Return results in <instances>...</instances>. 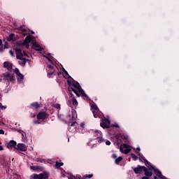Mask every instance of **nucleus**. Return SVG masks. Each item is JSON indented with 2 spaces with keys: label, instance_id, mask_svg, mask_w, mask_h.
I'll return each instance as SVG.
<instances>
[{
  "label": "nucleus",
  "instance_id": "nucleus-1",
  "mask_svg": "<svg viewBox=\"0 0 179 179\" xmlns=\"http://www.w3.org/2000/svg\"><path fill=\"white\" fill-rule=\"evenodd\" d=\"M1 79L4 80L5 83L9 86L10 83H15L16 82V78L10 72H6L1 76Z\"/></svg>",
  "mask_w": 179,
  "mask_h": 179
},
{
  "label": "nucleus",
  "instance_id": "nucleus-2",
  "mask_svg": "<svg viewBox=\"0 0 179 179\" xmlns=\"http://www.w3.org/2000/svg\"><path fill=\"white\" fill-rule=\"evenodd\" d=\"M100 125H101V128H103V129H106H106L113 128V127H115V128H119V127H120V126H118L117 124L111 125V122L108 118L101 119Z\"/></svg>",
  "mask_w": 179,
  "mask_h": 179
},
{
  "label": "nucleus",
  "instance_id": "nucleus-3",
  "mask_svg": "<svg viewBox=\"0 0 179 179\" xmlns=\"http://www.w3.org/2000/svg\"><path fill=\"white\" fill-rule=\"evenodd\" d=\"M115 138H116L117 142H121V139H122V141H124V142L125 143H127L128 142V136H127L124 134L119 133L115 135Z\"/></svg>",
  "mask_w": 179,
  "mask_h": 179
},
{
  "label": "nucleus",
  "instance_id": "nucleus-4",
  "mask_svg": "<svg viewBox=\"0 0 179 179\" xmlns=\"http://www.w3.org/2000/svg\"><path fill=\"white\" fill-rule=\"evenodd\" d=\"M71 80H67V84L69 86H73V87H75L76 89H78L79 87H80V85L79 84V83L78 81H76L75 80H73L72 78H71Z\"/></svg>",
  "mask_w": 179,
  "mask_h": 179
},
{
  "label": "nucleus",
  "instance_id": "nucleus-5",
  "mask_svg": "<svg viewBox=\"0 0 179 179\" xmlns=\"http://www.w3.org/2000/svg\"><path fill=\"white\" fill-rule=\"evenodd\" d=\"M47 73L48 78H51L54 73H55V69H54V66H51L50 64L48 65Z\"/></svg>",
  "mask_w": 179,
  "mask_h": 179
},
{
  "label": "nucleus",
  "instance_id": "nucleus-6",
  "mask_svg": "<svg viewBox=\"0 0 179 179\" xmlns=\"http://www.w3.org/2000/svg\"><path fill=\"white\" fill-rule=\"evenodd\" d=\"M145 170H146V166L141 165H138L137 167L133 169L135 174H141V173H142V171H144Z\"/></svg>",
  "mask_w": 179,
  "mask_h": 179
},
{
  "label": "nucleus",
  "instance_id": "nucleus-7",
  "mask_svg": "<svg viewBox=\"0 0 179 179\" xmlns=\"http://www.w3.org/2000/svg\"><path fill=\"white\" fill-rule=\"evenodd\" d=\"M155 167L153 166H151V168H146L144 169V174L147 177H152L153 176V173L152 172V170H154Z\"/></svg>",
  "mask_w": 179,
  "mask_h": 179
},
{
  "label": "nucleus",
  "instance_id": "nucleus-8",
  "mask_svg": "<svg viewBox=\"0 0 179 179\" xmlns=\"http://www.w3.org/2000/svg\"><path fill=\"white\" fill-rule=\"evenodd\" d=\"M91 108L93 109L92 113H93L94 118H97V117H99V115H97V113H96V112L99 111V107H97V105L96 104V103H93L92 104Z\"/></svg>",
  "mask_w": 179,
  "mask_h": 179
},
{
  "label": "nucleus",
  "instance_id": "nucleus-9",
  "mask_svg": "<svg viewBox=\"0 0 179 179\" xmlns=\"http://www.w3.org/2000/svg\"><path fill=\"white\" fill-rule=\"evenodd\" d=\"M48 117V113L46 112H39L37 115V120H45Z\"/></svg>",
  "mask_w": 179,
  "mask_h": 179
},
{
  "label": "nucleus",
  "instance_id": "nucleus-10",
  "mask_svg": "<svg viewBox=\"0 0 179 179\" xmlns=\"http://www.w3.org/2000/svg\"><path fill=\"white\" fill-rule=\"evenodd\" d=\"M16 145H17V143H16V141L13 140H10L9 143H7L6 144V148H8V149H12L13 148L14 149H16Z\"/></svg>",
  "mask_w": 179,
  "mask_h": 179
},
{
  "label": "nucleus",
  "instance_id": "nucleus-11",
  "mask_svg": "<svg viewBox=\"0 0 179 179\" xmlns=\"http://www.w3.org/2000/svg\"><path fill=\"white\" fill-rule=\"evenodd\" d=\"M32 44V48H34V50H36V51H39L40 52H41V51H43V50H44V48H43L41 46H40V45H38L37 43V42H31Z\"/></svg>",
  "mask_w": 179,
  "mask_h": 179
},
{
  "label": "nucleus",
  "instance_id": "nucleus-12",
  "mask_svg": "<svg viewBox=\"0 0 179 179\" xmlns=\"http://www.w3.org/2000/svg\"><path fill=\"white\" fill-rule=\"evenodd\" d=\"M15 149L17 150H20L21 152H26L27 150V147L23 143H18Z\"/></svg>",
  "mask_w": 179,
  "mask_h": 179
},
{
  "label": "nucleus",
  "instance_id": "nucleus-13",
  "mask_svg": "<svg viewBox=\"0 0 179 179\" xmlns=\"http://www.w3.org/2000/svg\"><path fill=\"white\" fill-rule=\"evenodd\" d=\"M3 68H6L8 69L9 72H11L13 67H12V64L9 62H4L3 63Z\"/></svg>",
  "mask_w": 179,
  "mask_h": 179
},
{
  "label": "nucleus",
  "instance_id": "nucleus-14",
  "mask_svg": "<svg viewBox=\"0 0 179 179\" xmlns=\"http://www.w3.org/2000/svg\"><path fill=\"white\" fill-rule=\"evenodd\" d=\"M43 173H34L32 175H31L29 179H43Z\"/></svg>",
  "mask_w": 179,
  "mask_h": 179
},
{
  "label": "nucleus",
  "instance_id": "nucleus-15",
  "mask_svg": "<svg viewBox=\"0 0 179 179\" xmlns=\"http://www.w3.org/2000/svg\"><path fill=\"white\" fill-rule=\"evenodd\" d=\"M15 55H16L17 59H20L23 57V53H22V50L20 49L17 48L15 50Z\"/></svg>",
  "mask_w": 179,
  "mask_h": 179
},
{
  "label": "nucleus",
  "instance_id": "nucleus-16",
  "mask_svg": "<svg viewBox=\"0 0 179 179\" xmlns=\"http://www.w3.org/2000/svg\"><path fill=\"white\" fill-rule=\"evenodd\" d=\"M20 59V61L18 62V64H19V65H21L22 66H25L26 62H27V61H30V59L23 58V57H21V59Z\"/></svg>",
  "mask_w": 179,
  "mask_h": 179
},
{
  "label": "nucleus",
  "instance_id": "nucleus-17",
  "mask_svg": "<svg viewBox=\"0 0 179 179\" xmlns=\"http://www.w3.org/2000/svg\"><path fill=\"white\" fill-rule=\"evenodd\" d=\"M24 25H22L17 28H15L16 30H19L20 31H22L24 34L27 33V31H30V29L24 28Z\"/></svg>",
  "mask_w": 179,
  "mask_h": 179
},
{
  "label": "nucleus",
  "instance_id": "nucleus-18",
  "mask_svg": "<svg viewBox=\"0 0 179 179\" xmlns=\"http://www.w3.org/2000/svg\"><path fill=\"white\" fill-rule=\"evenodd\" d=\"M33 39L29 36H27L25 39L24 40V44H30V43H32Z\"/></svg>",
  "mask_w": 179,
  "mask_h": 179
},
{
  "label": "nucleus",
  "instance_id": "nucleus-19",
  "mask_svg": "<svg viewBox=\"0 0 179 179\" xmlns=\"http://www.w3.org/2000/svg\"><path fill=\"white\" fill-rule=\"evenodd\" d=\"M72 90L73 92V93L77 96V97H80V94L79 93V91H78V90L73 88V87H70L69 88V90Z\"/></svg>",
  "mask_w": 179,
  "mask_h": 179
},
{
  "label": "nucleus",
  "instance_id": "nucleus-20",
  "mask_svg": "<svg viewBox=\"0 0 179 179\" xmlns=\"http://www.w3.org/2000/svg\"><path fill=\"white\" fill-rule=\"evenodd\" d=\"M30 106L31 107H34V108H36V110H37V108H40V103H38V102H34L31 103Z\"/></svg>",
  "mask_w": 179,
  "mask_h": 179
},
{
  "label": "nucleus",
  "instance_id": "nucleus-21",
  "mask_svg": "<svg viewBox=\"0 0 179 179\" xmlns=\"http://www.w3.org/2000/svg\"><path fill=\"white\" fill-rule=\"evenodd\" d=\"M92 135L96 138V139L101 136V134H100V131H92Z\"/></svg>",
  "mask_w": 179,
  "mask_h": 179
},
{
  "label": "nucleus",
  "instance_id": "nucleus-22",
  "mask_svg": "<svg viewBox=\"0 0 179 179\" xmlns=\"http://www.w3.org/2000/svg\"><path fill=\"white\" fill-rule=\"evenodd\" d=\"M13 37H15V34H10L7 38V41H13Z\"/></svg>",
  "mask_w": 179,
  "mask_h": 179
},
{
  "label": "nucleus",
  "instance_id": "nucleus-23",
  "mask_svg": "<svg viewBox=\"0 0 179 179\" xmlns=\"http://www.w3.org/2000/svg\"><path fill=\"white\" fill-rule=\"evenodd\" d=\"M62 166H64L63 162H58V161L55 162V166L56 167V169H59L60 167H62Z\"/></svg>",
  "mask_w": 179,
  "mask_h": 179
},
{
  "label": "nucleus",
  "instance_id": "nucleus-24",
  "mask_svg": "<svg viewBox=\"0 0 179 179\" xmlns=\"http://www.w3.org/2000/svg\"><path fill=\"white\" fill-rule=\"evenodd\" d=\"M142 159L145 162V166H150V168H151L152 164H150V162H149V161H148L147 159L145 158V157H142Z\"/></svg>",
  "mask_w": 179,
  "mask_h": 179
},
{
  "label": "nucleus",
  "instance_id": "nucleus-25",
  "mask_svg": "<svg viewBox=\"0 0 179 179\" xmlns=\"http://www.w3.org/2000/svg\"><path fill=\"white\" fill-rule=\"evenodd\" d=\"M122 160V157H119L115 159V163L116 164H120V162Z\"/></svg>",
  "mask_w": 179,
  "mask_h": 179
},
{
  "label": "nucleus",
  "instance_id": "nucleus-26",
  "mask_svg": "<svg viewBox=\"0 0 179 179\" xmlns=\"http://www.w3.org/2000/svg\"><path fill=\"white\" fill-rule=\"evenodd\" d=\"M71 114H72V120L73 121H75V120H76V110L71 111Z\"/></svg>",
  "mask_w": 179,
  "mask_h": 179
},
{
  "label": "nucleus",
  "instance_id": "nucleus-27",
  "mask_svg": "<svg viewBox=\"0 0 179 179\" xmlns=\"http://www.w3.org/2000/svg\"><path fill=\"white\" fill-rule=\"evenodd\" d=\"M30 169H31V170H34V171H37V170L40 169V166H31Z\"/></svg>",
  "mask_w": 179,
  "mask_h": 179
},
{
  "label": "nucleus",
  "instance_id": "nucleus-28",
  "mask_svg": "<svg viewBox=\"0 0 179 179\" xmlns=\"http://www.w3.org/2000/svg\"><path fill=\"white\" fill-rule=\"evenodd\" d=\"M17 76V80H23V79H24V76H23V74L21 73Z\"/></svg>",
  "mask_w": 179,
  "mask_h": 179
},
{
  "label": "nucleus",
  "instance_id": "nucleus-29",
  "mask_svg": "<svg viewBox=\"0 0 179 179\" xmlns=\"http://www.w3.org/2000/svg\"><path fill=\"white\" fill-rule=\"evenodd\" d=\"M62 71L63 72H64L65 75H66V76H68V79H71V76H69V73H68V71H66V70H65V69L62 68Z\"/></svg>",
  "mask_w": 179,
  "mask_h": 179
},
{
  "label": "nucleus",
  "instance_id": "nucleus-30",
  "mask_svg": "<svg viewBox=\"0 0 179 179\" xmlns=\"http://www.w3.org/2000/svg\"><path fill=\"white\" fill-rule=\"evenodd\" d=\"M43 179H48L50 177V175L48 174V173H43Z\"/></svg>",
  "mask_w": 179,
  "mask_h": 179
},
{
  "label": "nucleus",
  "instance_id": "nucleus-31",
  "mask_svg": "<svg viewBox=\"0 0 179 179\" xmlns=\"http://www.w3.org/2000/svg\"><path fill=\"white\" fill-rule=\"evenodd\" d=\"M93 177V174H86L85 176H84V177H83V178H92Z\"/></svg>",
  "mask_w": 179,
  "mask_h": 179
},
{
  "label": "nucleus",
  "instance_id": "nucleus-32",
  "mask_svg": "<svg viewBox=\"0 0 179 179\" xmlns=\"http://www.w3.org/2000/svg\"><path fill=\"white\" fill-rule=\"evenodd\" d=\"M72 103L73 106H78V101L76 100V99L75 98L72 99Z\"/></svg>",
  "mask_w": 179,
  "mask_h": 179
},
{
  "label": "nucleus",
  "instance_id": "nucleus-33",
  "mask_svg": "<svg viewBox=\"0 0 179 179\" xmlns=\"http://www.w3.org/2000/svg\"><path fill=\"white\" fill-rule=\"evenodd\" d=\"M131 157L133 159V160H138V156L135 154H131Z\"/></svg>",
  "mask_w": 179,
  "mask_h": 179
},
{
  "label": "nucleus",
  "instance_id": "nucleus-34",
  "mask_svg": "<svg viewBox=\"0 0 179 179\" xmlns=\"http://www.w3.org/2000/svg\"><path fill=\"white\" fill-rule=\"evenodd\" d=\"M55 108H57V110H61V105L59 103H56L53 106Z\"/></svg>",
  "mask_w": 179,
  "mask_h": 179
},
{
  "label": "nucleus",
  "instance_id": "nucleus-35",
  "mask_svg": "<svg viewBox=\"0 0 179 179\" xmlns=\"http://www.w3.org/2000/svg\"><path fill=\"white\" fill-rule=\"evenodd\" d=\"M96 139L99 143H103V142H104V139L103 138V137H99Z\"/></svg>",
  "mask_w": 179,
  "mask_h": 179
},
{
  "label": "nucleus",
  "instance_id": "nucleus-36",
  "mask_svg": "<svg viewBox=\"0 0 179 179\" xmlns=\"http://www.w3.org/2000/svg\"><path fill=\"white\" fill-rule=\"evenodd\" d=\"M15 73H16L17 76H18L19 74H20V71H19V69L15 68L14 70Z\"/></svg>",
  "mask_w": 179,
  "mask_h": 179
},
{
  "label": "nucleus",
  "instance_id": "nucleus-37",
  "mask_svg": "<svg viewBox=\"0 0 179 179\" xmlns=\"http://www.w3.org/2000/svg\"><path fill=\"white\" fill-rule=\"evenodd\" d=\"M0 108H1V110H6L7 106H3L2 103L0 102Z\"/></svg>",
  "mask_w": 179,
  "mask_h": 179
},
{
  "label": "nucleus",
  "instance_id": "nucleus-38",
  "mask_svg": "<svg viewBox=\"0 0 179 179\" xmlns=\"http://www.w3.org/2000/svg\"><path fill=\"white\" fill-rule=\"evenodd\" d=\"M136 153H137L138 156H139V157H141V158H139L140 162H143V161H142V157H144L143 155H142V154H141V152H138Z\"/></svg>",
  "mask_w": 179,
  "mask_h": 179
},
{
  "label": "nucleus",
  "instance_id": "nucleus-39",
  "mask_svg": "<svg viewBox=\"0 0 179 179\" xmlns=\"http://www.w3.org/2000/svg\"><path fill=\"white\" fill-rule=\"evenodd\" d=\"M129 152H131V149L126 148V150H124V155H128V153H129Z\"/></svg>",
  "mask_w": 179,
  "mask_h": 179
},
{
  "label": "nucleus",
  "instance_id": "nucleus-40",
  "mask_svg": "<svg viewBox=\"0 0 179 179\" xmlns=\"http://www.w3.org/2000/svg\"><path fill=\"white\" fill-rule=\"evenodd\" d=\"M77 90H78L79 93H81V94L85 92L83 89H82V87H80Z\"/></svg>",
  "mask_w": 179,
  "mask_h": 179
},
{
  "label": "nucleus",
  "instance_id": "nucleus-41",
  "mask_svg": "<svg viewBox=\"0 0 179 179\" xmlns=\"http://www.w3.org/2000/svg\"><path fill=\"white\" fill-rule=\"evenodd\" d=\"M36 162H40L41 163H43L45 162V159H40V158H36Z\"/></svg>",
  "mask_w": 179,
  "mask_h": 179
},
{
  "label": "nucleus",
  "instance_id": "nucleus-42",
  "mask_svg": "<svg viewBox=\"0 0 179 179\" xmlns=\"http://www.w3.org/2000/svg\"><path fill=\"white\" fill-rule=\"evenodd\" d=\"M45 57V58H47V59L48 60L49 62H50V64H54V62H52V60H51V59L47 56H43Z\"/></svg>",
  "mask_w": 179,
  "mask_h": 179
},
{
  "label": "nucleus",
  "instance_id": "nucleus-43",
  "mask_svg": "<svg viewBox=\"0 0 179 179\" xmlns=\"http://www.w3.org/2000/svg\"><path fill=\"white\" fill-rule=\"evenodd\" d=\"M123 148L124 149H128V148H129V145H128V143H124L123 144Z\"/></svg>",
  "mask_w": 179,
  "mask_h": 179
},
{
  "label": "nucleus",
  "instance_id": "nucleus-44",
  "mask_svg": "<svg viewBox=\"0 0 179 179\" xmlns=\"http://www.w3.org/2000/svg\"><path fill=\"white\" fill-rule=\"evenodd\" d=\"M9 54L11 57H15V52H13V50H10Z\"/></svg>",
  "mask_w": 179,
  "mask_h": 179
},
{
  "label": "nucleus",
  "instance_id": "nucleus-45",
  "mask_svg": "<svg viewBox=\"0 0 179 179\" xmlns=\"http://www.w3.org/2000/svg\"><path fill=\"white\" fill-rule=\"evenodd\" d=\"M83 97H85V99H89V96H87V94H86V93H85V92L81 94Z\"/></svg>",
  "mask_w": 179,
  "mask_h": 179
},
{
  "label": "nucleus",
  "instance_id": "nucleus-46",
  "mask_svg": "<svg viewBox=\"0 0 179 179\" xmlns=\"http://www.w3.org/2000/svg\"><path fill=\"white\" fill-rule=\"evenodd\" d=\"M74 179H82V176H80V175H77L76 176L73 177Z\"/></svg>",
  "mask_w": 179,
  "mask_h": 179
},
{
  "label": "nucleus",
  "instance_id": "nucleus-47",
  "mask_svg": "<svg viewBox=\"0 0 179 179\" xmlns=\"http://www.w3.org/2000/svg\"><path fill=\"white\" fill-rule=\"evenodd\" d=\"M34 124L35 125H37V124H41V122H40L39 120H35V121H34Z\"/></svg>",
  "mask_w": 179,
  "mask_h": 179
},
{
  "label": "nucleus",
  "instance_id": "nucleus-48",
  "mask_svg": "<svg viewBox=\"0 0 179 179\" xmlns=\"http://www.w3.org/2000/svg\"><path fill=\"white\" fill-rule=\"evenodd\" d=\"M76 124H78L77 122H73L70 124V127H75V125H76Z\"/></svg>",
  "mask_w": 179,
  "mask_h": 179
},
{
  "label": "nucleus",
  "instance_id": "nucleus-49",
  "mask_svg": "<svg viewBox=\"0 0 179 179\" xmlns=\"http://www.w3.org/2000/svg\"><path fill=\"white\" fill-rule=\"evenodd\" d=\"M106 145H107V146H110V145H111V142L110 141H106Z\"/></svg>",
  "mask_w": 179,
  "mask_h": 179
},
{
  "label": "nucleus",
  "instance_id": "nucleus-50",
  "mask_svg": "<svg viewBox=\"0 0 179 179\" xmlns=\"http://www.w3.org/2000/svg\"><path fill=\"white\" fill-rule=\"evenodd\" d=\"M0 135H5V131L2 129H0Z\"/></svg>",
  "mask_w": 179,
  "mask_h": 179
},
{
  "label": "nucleus",
  "instance_id": "nucleus-51",
  "mask_svg": "<svg viewBox=\"0 0 179 179\" xmlns=\"http://www.w3.org/2000/svg\"><path fill=\"white\" fill-rule=\"evenodd\" d=\"M112 157L113 159H117V154H113Z\"/></svg>",
  "mask_w": 179,
  "mask_h": 179
},
{
  "label": "nucleus",
  "instance_id": "nucleus-52",
  "mask_svg": "<svg viewBox=\"0 0 179 179\" xmlns=\"http://www.w3.org/2000/svg\"><path fill=\"white\" fill-rule=\"evenodd\" d=\"M80 127L81 128H85V123H81L80 124Z\"/></svg>",
  "mask_w": 179,
  "mask_h": 179
},
{
  "label": "nucleus",
  "instance_id": "nucleus-53",
  "mask_svg": "<svg viewBox=\"0 0 179 179\" xmlns=\"http://www.w3.org/2000/svg\"><path fill=\"white\" fill-rule=\"evenodd\" d=\"M141 179H149V176H143Z\"/></svg>",
  "mask_w": 179,
  "mask_h": 179
},
{
  "label": "nucleus",
  "instance_id": "nucleus-54",
  "mask_svg": "<svg viewBox=\"0 0 179 179\" xmlns=\"http://www.w3.org/2000/svg\"><path fill=\"white\" fill-rule=\"evenodd\" d=\"M22 138H24L26 136V133H24V131L22 133Z\"/></svg>",
  "mask_w": 179,
  "mask_h": 179
},
{
  "label": "nucleus",
  "instance_id": "nucleus-55",
  "mask_svg": "<svg viewBox=\"0 0 179 179\" xmlns=\"http://www.w3.org/2000/svg\"><path fill=\"white\" fill-rule=\"evenodd\" d=\"M3 51V47H1L0 48V52H2Z\"/></svg>",
  "mask_w": 179,
  "mask_h": 179
},
{
  "label": "nucleus",
  "instance_id": "nucleus-56",
  "mask_svg": "<svg viewBox=\"0 0 179 179\" xmlns=\"http://www.w3.org/2000/svg\"><path fill=\"white\" fill-rule=\"evenodd\" d=\"M73 177H75L74 176H70L69 178V179H75V178H73Z\"/></svg>",
  "mask_w": 179,
  "mask_h": 179
},
{
  "label": "nucleus",
  "instance_id": "nucleus-57",
  "mask_svg": "<svg viewBox=\"0 0 179 179\" xmlns=\"http://www.w3.org/2000/svg\"><path fill=\"white\" fill-rule=\"evenodd\" d=\"M0 150H3V147L2 145H0Z\"/></svg>",
  "mask_w": 179,
  "mask_h": 179
},
{
  "label": "nucleus",
  "instance_id": "nucleus-58",
  "mask_svg": "<svg viewBox=\"0 0 179 179\" xmlns=\"http://www.w3.org/2000/svg\"><path fill=\"white\" fill-rule=\"evenodd\" d=\"M23 53H24V55H25V57H29L28 55H27V54H26V52H23Z\"/></svg>",
  "mask_w": 179,
  "mask_h": 179
},
{
  "label": "nucleus",
  "instance_id": "nucleus-59",
  "mask_svg": "<svg viewBox=\"0 0 179 179\" xmlns=\"http://www.w3.org/2000/svg\"><path fill=\"white\" fill-rule=\"evenodd\" d=\"M27 48H29V47H30V45L29 44H25Z\"/></svg>",
  "mask_w": 179,
  "mask_h": 179
},
{
  "label": "nucleus",
  "instance_id": "nucleus-60",
  "mask_svg": "<svg viewBox=\"0 0 179 179\" xmlns=\"http://www.w3.org/2000/svg\"><path fill=\"white\" fill-rule=\"evenodd\" d=\"M32 118H34L36 117V114H34L33 115L31 116Z\"/></svg>",
  "mask_w": 179,
  "mask_h": 179
},
{
  "label": "nucleus",
  "instance_id": "nucleus-61",
  "mask_svg": "<svg viewBox=\"0 0 179 179\" xmlns=\"http://www.w3.org/2000/svg\"><path fill=\"white\" fill-rule=\"evenodd\" d=\"M0 45H2V39H0Z\"/></svg>",
  "mask_w": 179,
  "mask_h": 179
},
{
  "label": "nucleus",
  "instance_id": "nucleus-62",
  "mask_svg": "<svg viewBox=\"0 0 179 179\" xmlns=\"http://www.w3.org/2000/svg\"><path fill=\"white\" fill-rule=\"evenodd\" d=\"M137 150L138 151V153H139V152H141V148H137Z\"/></svg>",
  "mask_w": 179,
  "mask_h": 179
},
{
  "label": "nucleus",
  "instance_id": "nucleus-63",
  "mask_svg": "<svg viewBox=\"0 0 179 179\" xmlns=\"http://www.w3.org/2000/svg\"><path fill=\"white\" fill-rule=\"evenodd\" d=\"M154 179H159V178H157V176H155Z\"/></svg>",
  "mask_w": 179,
  "mask_h": 179
},
{
  "label": "nucleus",
  "instance_id": "nucleus-64",
  "mask_svg": "<svg viewBox=\"0 0 179 179\" xmlns=\"http://www.w3.org/2000/svg\"><path fill=\"white\" fill-rule=\"evenodd\" d=\"M31 34H34V32L33 31H31Z\"/></svg>",
  "mask_w": 179,
  "mask_h": 179
}]
</instances>
